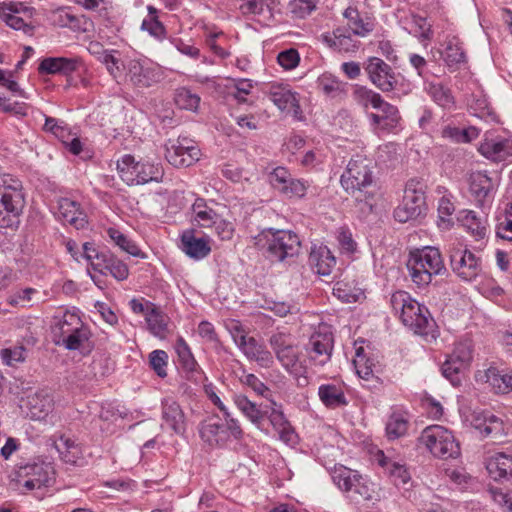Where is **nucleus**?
I'll return each mask as SVG.
<instances>
[{
  "instance_id": "nucleus-1",
  "label": "nucleus",
  "mask_w": 512,
  "mask_h": 512,
  "mask_svg": "<svg viewBox=\"0 0 512 512\" xmlns=\"http://www.w3.org/2000/svg\"><path fill=\"white\" fill-rule=\"evenodd\" d=\"M372 169V160L355 155L341 176V185L345 191L357 202L364 203L368 211H372L376 195Z\"/></svg>"
},
{
  "instance_id": "nucleus-2",
  "label": "nucleus",
  "mask_w": 512,
  "mask_h": 512,
  "mask_svg": "<svg viewBox=\"0 0 512 512\" xmlns=\"http://www.w3.org/2000/svg\"><path fill=\"white\" fill-rule=\"evenodd\" d=\"M256 244L264 250L265 257L272 263L288 262L297 257L301 250L299 236L290 230H263L256 237Z\"/></svg>"
},
{
  "instance_id": "nucleus-3",
  "label": "nucleus",
  "mask_w": 512,
  "mask_h": 512,
  "mask_svg": "<svg viewBox=\"0 0 512 512\" xmlns=\"http://www.w3.org/2000/svg\"><path fill=\"white\" fill-rule=\"evenodd\" d=\"M24 207L21 181L10 174L0 175V228H17Z\"/></svg>"
},
{
  "instance_id": "nucleus-4",
  "label": "nucleus",
  "mask_w": 512,
  "mask_h": 512,
  "mask_svg": "<svg viewBox=\"0 0 512 512\" xmlns=\"http://www.w3.org/2000/svg\"><path fill=\"white\" fill-rule=\"evenodd\" d=\"M121 179L128 185H143L149 182H161L164 170L160 163L141 160L135 161L132 155H124L117 162Z\"/></svg>"
},
{
  "instance_id": "nucleus-5",
  "label": "nucleus",
  "mask_w": 512,
  "mask_h": 512,
  "mask_svg": "<svg viewBox=\"0 0 512 512\" xmlns=\"http://www.w3.org/2000/svg\"><path fill=\"white\" fill-rule=\"evenodd\" d=\"M420 441L436 458L456 459L461 454L460 444L452 431L441 425L426 427L421 433Z\"/></svg>"
},
{
  "instance_id": "nucleus-6",
  "label": "nucleus",
  "mask_w": 512,
  "mask_h": 512,
  "mask_svg": "<svg viewBox=\"0 0 512 512\" xmlns=\"http://www.w3.org/2000/svg\"><path fill=\"white\" fill-rule=\"evenodd\" d=\"M269 344L283 368L290 374L297 375L301 370L299 352L290 334L275 332L270 336Z\"/></svg>"
},
{
  "instance_id": "nucleus-7",
  "label": "nucleus",
  "mask_w": 512,
  "mask_h": 512,
  "mask_svg": "<svg viewBox=\"0 0 512 512\" xmlns=\"http://www.w3.org/2000/svg\"><path fill=\"white\" fill-rule=\"evenodd\" d=\"M124 68L126 79L136 88H150L164 78V72L160 66L145 61L132 59Z\"/></svg>"
},
{
  "instance_id": "nucleus-8",
  "label": "nucleus",
  "mask_w": 512,
  "mask_h": 512,
  "mask_svg": "<svg viewBox=\"0 0 512 512\" xmlns=\"http://www.w3.org/2000/svg\"><path fill=\"white\" fill-rule=\"evenodd\" d=\"M199 156L200 149L187 137L169 139L165 144V158L174 167H189L199 160Z\"/></svg>"
},
{
  "instance_id": "nucleus-9",
  "label": "nucleus",
  "mask_w": 512,
  "mask_h": 512,
  "mask_svg": "<svg viewBox=\"0 0 512 512\" xmlns=\"http://www.w3.org/2000/svg\"><path fill=\"white\" fill-rule=\"evenodd\" d=\"M333 347V333L327 326H323L319 327V329L311 335L306 345V352L309 360L314 365L324 366L331 359Z\"/></svg>"
},
{
  "instance_id": "nucleus-10",
  "label": "nucleus",
  "mask_w": 512,
  "mask_h": 512,
  "mask_svg": "<svg viewBox=\"0 0 512 512\" xmlns=\"http://www.w3.org/2000/svg\"><path fill=\"white\" fill-rule=\"evenodd\" d=\"M446 271L442 255L438 248L425 246L418 249V287L428 285L432 278Z\"/></svg>"
},
{
  "instance_id": "nucleus-11",
  "label": "nucleus",
  "mask_w": 512,
  "mask_h": 512,
  "mask_svg": "<svg viewBox=\"0 0 512 512\" xmlns=\"http://www.w3.org/2000/svg\"><path fill=\"white\" fill-rule=\"evenodd\" d=\"M465 421L479 431L483 437H501L505 434L504 421L489 410H474Z\"/></svg>"
},
{
  "instance_id": "nucleus-12",
  "label": "nucleus",
  "mask_w": 512,
  "mask_h": 512,
  "mask_svg": "<svg viewBox=\"0 0 512 512\" xmlns=\"http://www.w3.org/2000/svg\"><path fill=\"white\" fill-rule=\"evenodd\" d=\"M450 260L453 271L465 281H473L481 272L479 259L466 248H450Z\"/></svg>"
},
{
  "instance_id": "nucleus-13",
  "label": "nucleus",
  "mask_w": 512,
  "mask_h": 512,
  "mask_svg": "<svg viewBox=\"0 0 512 512\" xmlns=\"http://www.w3.org/2000/svg\"><path fill=\"white\" fill-rule=\"evenodd\" d=\"M371 82L380 90L388 92L393 90L395 77L391 67L378 57H370L365 65Z\"/></svg>"
},
{
  "instance_id": "nucleus-14",
  "label": "nucleus",
  "mask_w": 512,
  "mask_h": 512,
  "mask_svg": "<svg viewBox=\"0 0 512 512\" xmlns=\"http://www.w3.org/2000/svg\"><path fill=\"white\" fill-rule=\"evenodd\" d=\"M478 383L488 384L497 394H507L512 391V373L505 369L489 367L475 373Z\"/></svg>"
},
{
  "instance_id": "nucleus-15",
  "label": "nucleus",
  "mask_w": 512,
  "mask_h": 512,
  "mask_svg": "<svg viewBox=\"0 0 512 512\" xmlns=\"http://www.w3.org/2000/svg\"><path fill=\"white\" fill-rule=\"evenodd\" d=\"M20 14H24L27 18H31L32 12L30 8L20 2H3L0 4V17L9 27L15 30H23L25 33L31 32L32 26L29 25L26 22V18L20 16Z\"/></svg>"
},
{
  "instance_id": "nucleus-16",
  "label": "nucleus",
  "mask_w": 512,
  "mask_h": 512,
  "mask_svg": "<svg viewBox=\"0 0 512 512\" xmlns=\"http://www.w3.org/2000/svg\"><path fill=\"white\" fill-rule=\"evenodd\" d=\"M414 300L408 292L397 291L391 297V305L398 313L402 324L416 334V311Z\"/></svg>"
},
{
  "instance_id": "nucleus-17",
  "label": "nucleus",
  "mask_w": 512,
  "mask_h": 512,
  "mask_svg": "<svg viewBox=\"0 0 512 512\" xmlns=\"http://www.w3.org/2000/svg\"><path fill=\"white\" fill-rule=\"evenodd\" d=\"M163 425L170 428L175 434L183 435L186 431V417L180 405L170 397L162 400Z\"/></svg>"
},
{
  "instance_id": "nucleus-18",
  "label": "nucleus",
  "mask_w": 512,
  "mask_h": 512,
  "mask_svg": "<svg viewBox=\"0 0 512 512\" xmlns=\"http://www.w3.org/2000/svg\"><path fill=\"white\" fill-rule=\"evenodd\" d=\"M478 151L487 159L503 161L512 156V140L500 136L485 137L480 143Z\"/></svg>"
},
{
  "instance_id": "nucleus-19",
  "label": "nucleus",
  "mask_w": 512,
  "mask_h": 512,
  "mask_svg": "<svg viewBox=\"0 0 512 512\" xmlns=\"http://www.w3.org/2000/svg\"><path fill=\"white\" fill-rule=\"evenodd\" d=\"M333 482L345 492L355 491L364 498L368 499L364 485L362 484V476L357 471H353L344 466L336 467L331 474Z\"/></svg>"
},
{
  "instance_id": "nucleus-20",
  "label": "nucleus",
  "mask_w": 512,
  "mask_h": 512,
  "mask_svg": "<svg viewBox=\"0 0 512 512\" xmlns=\"http://www.w3.org/2000/svg\"><path fill=\"white\" fill-rule=\"evenodd\" d=\"M52 474V468L44 463L26 465L20 472V475L28 477L23 484L28 490L48 486L52 480Z\"/></svg>"
},
{
  "instance_id": "nucleus-21",
  "label": "nucleus",
  "mask_w": 512,
  "mask_h": 512,
  "mask_svg": "<svg viewBox=\"0 0 512 512\" xmlns=\"http://www.w3.org/2000/svg\"><path fill=\"white\" fill-rule=\"evenodd\" d=\"M241 340L238 347L248 359L266 368L273 364V355L264 344L259 343L254 337H242Z\"/></svg>"
},
{
  "instance_id": "nucleus-22",
  "label": "nucleus",
  "mask_w": 512,
  "mask_h": 512,
  "mask_svg": "<svg viewBox=\"0 0 512 512\" xmlns=\"http://www.w3.org/2000/svg\"><path fill=\"white\" fill-rule=\"evenodd\" d=\"M486 469L495 480L512 478V451L496 452L489 456Z\"/></svg>"
},
{
  "instance_id": "nucleus-23",
  "label": "nucleus",
  "mask_w": 512,
  "mask_h": 512,
  "mask_svg": "<svg viewBox=\"0 0 512 512\" xmlns=\"http://www.w3.org/2000/svg\"><path fill=\"white\" fill-rule=\"evenodd\" d=\"M309 263L321 276H328L336 266V258L327 246H313L309 255Z\"/></svg>"
},
{
  "instance_id": "nucleus-24",
  "label": "nucleus",
  "mask_w": 512,
  "mask_h": 512,
  "mask_svg": "<svg viewBox=\"0 0 512 512\" xmlns=\"http://www.w3.org/2000/svg\"><path fill=\"white\" fill-rule=\"evenodd\" d=\"M416 212V184L410 180L406 184L402 203L394 210V218L400 223L413 221Z\"/></svg>"
},
{
  "instance_id": "nucleus-25",
  "label": "nucleus",
  "mask_w": 512,
  "mask_h": 512,
  "mask_svg": "<svg viewBox=\"0 0 512 512\" xmlns=\"http://www.w3.org/2000/svg\"><path fill=\"white\" fill-rule=\"evenodd\" d=\"M439 335V328L429 310L418 304V337L425 344L431 345L436 343Z\"/></svg>"
},
{
  "instance_id": "nucleus-26",
  "label": "nucleus",
  "mask_w": 512,
  "mask_h": 512,
  "mask_svg": "<svg viewBox=\"0 0 512 512\" xmlns=\"http://www.w3.org/2000/svg\"><path fill=\"white\" fill-rule=\"evenodd\" d=\"M458 221L474 237L475 240H482L488 234L487 218L478 216L475 211H460Z\"/></svg>"
},
{
  "instance_id": "nucleus-27",
  "label": "nucleus",
  "mask_w": 512,
  "mask_h": 512,
  "mask_svg": "<svg viewBox=\"0 0 512 512\" xmlns=\"http://www.w3.org/2000/svg\"><path fill=\"white\" fill-rule=\"evenodd\" d=\"M269 98L281 111L297 113L300 108L296 93H293L287 86L272 85L269 90Z\"/></svg>"
},
{
  "instance_id": "nucleus-28",
  "label": "nucleus",
  "mask_w": 512,
  "mask_h": 512,
  "mask_svg": "<svg viewBox=\"0 0 512 512\" xmlns=\"http://www.w3.org/2000/svg\"><path fill=\"white\" fill-rule=\"evenodd\" d=\"M59 217L76 229H82L87 224L86 215L80 210V205L68 198L59 202Z\"/></svg>"
},
{
  "instance_id": "nucleus-29",
  "label": "nucleus",
  "mask_w": 512,
  "mask_h": 512,
  "mask_svg": "<svg viewBox=\"0 0 512 512\" xmlns=\"http://www.w3.org/2000/svg\"><path fill=\"white\" fill-rule=\"evenodd\" d=\"M182 250L191 258L202 259L206 257L211 248L204 238L195 237L193 231H185L181 236Z\"/></svg>"
},
{
  "instance_id": "nucleus-30",
  "label": "nucleus",
  "mask_w": 512,
  "mask_h": 512,
  "mask_svg": "<svg viewBox=\"0 0 512 512\" xmlns=\"http://www.w3.org/2000/svg\"><path fill=\"white\" fill-rule=\"evenodd\" d=\"M343 16L347 19L350 30L357 36L365 37L374 29L373 20L368 16H362L355 8L348 7Z\"/></svg>"
},
{
  "instance_id": "nucleus-31",
  "label": "nucleus",
  "mask_w": 512,
  "mask_h": 512,
  "mask_svg": "<svg viewBox=\"0 0 512 512\" xmlns=\"http://www.w3.org/2000/svg\"><path fill=\"white\" fill-rule=\"evenodd\" d=\"M145 319L148 324L150 332L160 338H165L168 333L169 318L162 311H160L154 304L149 303Z\"/></svg>"
},
{
  "instance_id": "nucleus-32",
  "label": "nucleus",
  "mask_w": 512,
  "mask_h": 512,
  "mask_svg": "<svg viewBox=\"0 0 512 512\" xmlns=\"http://www.w3.org/2000/svg\"><path fill=\"white\" fill-rule=\"evenodd\" d=\"M233 402L236 407L255 425L258 427L266 417L268 410H262L256 403L250 401L243 394H235Z\"/></svg>"
},
{
  "instance_id": "nucleus-33",
  "label": "nucleus",
  "mask_w": 512,
  "mask_h": 512,
  "mask_svg": "<svg viewBox=\"0 0 512 512\" xmlns=\"http://www.w3.org/2000/svg\"><path fill=\"white\" fill-rule=\"evenodd\" d=\"M321 38L330 48L339 52H354L358 48L356 42L341 28H337L332 34H322Z\"/></svg>"
},
{
  "instance_id": "nucleus-34",
  "label": "nucleus",
  "mask_w": 512,
  "mask_h": 512,
  "mask_svg": "<svg viewBox=\"0 0 512 512\" xmlns=\"http://www.w3.org/2000/svg\"><path fill=\"white\" fill-rule=\"evenodd\" d=\"M92 269L101 274H105V270H107L115 279L120 281L125 280L129 275L128 267L124 262L107 255L103 262L92 263Z\"/></svg>"
},
{
  "instance_id": "nucleus-35",
  "label": "nucleus",
  "mask_w": 512,
  "mask_h": 512,
  "mask_svg": "<svg viewBox=\"0 0 512 512\" xmlns=\"http://www.w3.org/2000/svg\"><path fill=\"white\" fill-rule=\"evenodd\" d=\"M380 113L371 114L370 118L372 120V124L381 129L390 131L394 127H396L399 121L398 110L395 106L386 103L382 109L379 110Z\"/></svg>"
},
{
  "instance_id": "nucleus-36",
  "label": "nucleus",
  "mask_w": 512,
  "mask_h": 512,
  "mask_svg": "<svg viewBox=\"0 0 512 512\" xmlns=\"http://www.w3.org/2000/svg\"><path fill=\"white\" fill-rule=\"evenodd\" d=\"M55 23L60 27H68L76 32H86L91 22L84 16L74 15L64 9L58 10L54 15Z\"/></svg>"
},
{
  "instance_id": "nucleus-37",
  "label": "nucleus",
  "mask_w": 512,
  "mask_h": 512,
  "mask_svg": "<svg viewBox=\"0 0 512 512\" xmlns=\"http://www.w3.org/2000/svg\"><path fill=\"white\" fill-rule=\"evenodd\" d=\"M322 403L328 408H337L347 405L343 390L334 384H323L318 389Z\"/></svg>"
},
{
  "instance_id": "nucleus-38",
  "label": "nucleus",
  "mask_w": 512,
  "mask_h": 512,
  "mask_svg": "<svg viewBox=\"0 0 512 512\" xmlns=\"http://www.w3.org/2000/svg\"><path fill=\"white\" fill-rule=\"evenodd\" d=\"M408 417L406 412L393 411L386 423V436L389 440H394L404 436L408 430Z\"/></svg>"
},
{
  "instance_id": "nucleus-39",
  "label": "nucleus",
  "mask_w": 512,
  "mask_h": 512,
  "mask_svg": "<svg viewBox=\"0 0 512 512\" xmlns=\"http://www.w3.org/2000/svg\"><path fill=\"white\" fill-rule=\"evenodd\" d=\"M493 190V182L485 173L475 172L470 176V191L475 198L482 202Z\"/></svg>"
},
{
  "instance_id": "nucleus-40",
  "label": "nucleus",
  "mask_w": 512,
  "mask_h": 512,
  "mask_svg": "<svg viewBox=\"0 0 512 512\" xmlns=\"http://www.w3.org/2000/svg\"><path fill=\"white\" fill-rule=\"evenodd\" d=\"M91 333L82 323L76 329L61 340H56V344H62L68 350H79L86 348L85 343L89 341Z\"/></svg>"
},
{
  "instance_id": "nucleus-41",
  "label": "nucleus",
  "mask_w": 512,
  "mask_h": 512,
  "mask_svg": "<svg viewBox=\"0 0 512 512\" xmlns=\"http://www.w3.org/2000/svg\"><path fill=\"white\" fill-rule=\"evenodd\" d=\"M199 433L202 440L209 445H218L224 440L222 435L225 434V427L210 419L201 423Z\"/></svg>"
},
{
  "instance_id": "nucleus-42",
  "label": "nucleus",
  "mask_w": 512,
  "mask_h": 512,
  "mask_svg": "<svg viewBox=\"0 0 512 512\" xmlns=\"http://www.w3.org/2000/svg\"><path fill=\"white\" fill-rule=\"evenodd\" d=\"M420 409L423 416L431 420H439L444 413V407L440 400L428 393L420 396Z\"/></svg>"
},
{
  "instance_id": "nucleus-43",
  "label": "nucleus",
  "mask_w": 512,
  "mask_h": 512,
  "mask_svg": "<svg viewBox=\"0 0 512 512\" xmlns=\"http://www.w3.org/2000/svg\"><path fill=\"white\" fill-rule=\"evenodd\" d=\"M444 60L449 67H457L466 62V54L458 38L453 37L447 42Z\"/></svg>"
},
{
  "instance_id": "nucleus-44",
  "label": "nucleus",
  "mask_w": 512,
  "mask_h": 512,
  "mask_svg": "<svg viewBox=\"0 0 512 512\" xmlns=\"http://www.w3.org/2000/svg\"><path fill=\"white\" fill-rule=\"evenodd\" d=\"M81 323V319L77 315L65 313L62 318L55 322L53 326V333L56 337L59 338L58 340H61L68 336L73 331V329L79 327Z\"/></svg>"
},
{
  "instance_id": "nucleus-45",
  "label": "nucleus",
  "mask_w": 512,
  "mask_h": 512,
  "mask_svg": "<svg viewBox=\"0 0 512 512\" xmlns=\"http://www.w3.org/2000/svg\"><path fill=\"white\" fill-rule=\"evenodd\" d=\"M157 12L155 7L148 6V17L142 21L141 29L157 39H162L165 37L166 29L158 20Z\"/></svg>"
},
{
  "instance_id": "nucleus-46",
  "label": "nucleus",
  "mask_w": 512,
  "mask_h": 512,
  "mask_svg": "<svg viewBox=\"0 0 512 512\" xmlns=\"http://www.w3.org/2000/svg\"><path fill=\"white\" fill-rule=\"evenodd\" d=\"M107 234L116 245H118L123 251L134 257L145 258V254L138 248V246L128 239L123 233L115 228H109Z\"/></svg>"
},
{
  "instance_id": "nucleus-47",
  "label": "nucleus",
  "mask_w": 512,
  "mask_h": 512,
  "mask_svg": "<svg viewBox=\"0 0 512 512\" xmlns=\"http://www.w3.org/2000/svg\"><path fill=\"white\" fill-rule=\"evenodd\" d=\"M353 362L359 377L364 380H370L374 377V360L366 357L363 347L356 349V358Z\"/></svg>"
},
{
  "instance_id": "nucleus-48",
  "label": "nucleus",
  "mask_w": 512,
  "mask_h": 512,
  "mask_svg": "<svg viewBox=\"0 0 512 512\" xmlns=\"http://www.w3.org/2000/svg\"><path fill=\"white\" fill-rule=\"evenodd\" d=\"M472 343L469 340L460 341L455 345L453 352L448 356L455 364L468 368L472 361Z\"/></svg>"
},
{
  "instance_id": "nucleus-49",
  "label": "nucleus",
  "mask_w": 512,
  "mask_h": 512,
  "mask_svg": "<svg viewBox=\"0 0 512 512\" xmlns=\"http://www.w3.org/2000/svg\"><path fill=\"white\" fill-rule=\"evenodd\" d=\"M497 237L512 242V200L507 203L503 215L496 225Z\"/></svg>"
},
{
  "instance_id": "nucleus-50",
  "label": "nucleus",
  "mask_w": 512,
  "mask_h": 512,
  "mask_svg": "<svg viewBox=\"0 0 512 512\" xmlns=\"http://www.w3.org/2000/svg\"><path fill=\"white\" fill-rule=\"evenodd\" d=\"M28 404L33 417L41 418L47 415L52 408V399L48 395L34 394L29 397Z\"/></svg>"
},
{
  "instance_id": "nucleus-51",
  "label": "nucleus",
  "mask_w": 512,
  "mask_h": 512,
  "mask_svg": "<svg viewBox=\"0 0 512 512\" xmlns=\"http://www.w3.org/2000/svg\"><path fill=\"white\" fill-rule=\"evenodd\" d=\"M333 294L345 303L357 302L364 296L360 288H352L345 282H338L333 289Z\"/></svg>"
},
{
  "instance_id": "nucleus-52",
  "label": "nucleus",
  "mask_w": 512,
  "mask_h": 512,
  "mask_svg": "<svg viewBox=\"0 0 512 512\" xmlns=\"http://www.w3.org/2000/svg\"><path fill=\"white\" fill-rule=\"evenodd\" d=\"M175 350L182 367L187 371H194L196 369L197 362L194 359L188 344L183 338H179L177 340Z\"/></svg>"
},
{
  "instance_id": "nucleus-53",
  "label": "nucleus",
  "mask_w": 512,
  "mask_h": 512,
  "mask_svg": "<svg viewBox=\"0 0 512 512\" xmlns=\"http://www.w3.org/2000/svg\"><path fill=\"white\" fill-rule=\"evenodd\" d=\"M424 89L439 106L446 108L453 104L452 95L440 84L429 83Z\"/></svg>"
},
{
  "instance_id": "nucleus-54",
  "label": "nucleus",
  "mask_w": 512,
  "mask_h": 512,
  "mask_svg": "<svg viewBox=\"0 0 512 512\" xmlns=\"http://www.w3.org/2000/svg\"><path fill=\"white\" fill-rule=\"evenodd\" d=\"M175 102L182 109L196 110L200 104V97L187 88H181L177 90Z\"/></svg>"
},
{
  "instance_id": "nucleus-55",
  "label": "nucleus",
  "mask_w": 512,
  "mask_h": 512,
  "mask_svg": "<svg viewBox=\"0 0 512 512\" xmlns=\"http://www.w3.org/2000/svg\"><path fill=\"white\" fill-rule=\"evenodd\" d=\"M168 355L163 350H154L149 355V363L154 372L161 378L167 376Z\"/></svg>"
},
{
  "instance_id": "nucleus-56",
  "label": "nucleus",
  "mask_w": 512,
  "mask_h": 512,
  "mask_svg": "<svg viewBox=\"0 0 512 512\" xmlns=\"http://www.w3.org/2000/svg\"><path fill=\"white\" fill-rule=\"evenodd\" d=\"M446 477L460 489H467L473 482V478L464 468H454L445 470Z\"/></svg>"
},
{
  "instance_id": "nucleus-57",
  "label": "nucleus",
  "mask_w": 512,
  "mask_h": 512,
  "mask_svg": "<svg viewBox=\"0 0 512 512\" xmlns=\"http://www.w3.org/2000/svg\"><path fill=\"white\" fill-rule=\"evenodd\" d=\"M455 211L454 203L452 202V196L444 194L438 202V217L441 223L450 224V217Z\"/></svg>"
},
{
  "instance_id": "nucleus-58",
  "label": "nucleus",
  "mask_w": 512,
  "mask_h": 512,
  "mask_svg": "<svg viewBox=\"0 0 512 512\" xmlns=\"http://www.w3.org/2000/svg\"><path fill=\"white\" fill-rule=\"evenodd\" d=\"M287 189H281V193L287 197H303L305 196L308 188V184L305 181L295 179L291 175L287 179Z\"/></svg>"
},
{
  "instance_id": "nucleus-59",
  "label": "nucleus",
  "mask_w": 512,
  "mask_h": 512,
  "mask_svg": "<svg viewBox=\"0 0 512 512\" xmlns=\"http://www.w3.org/2000/svg\"><path fill=\"white\" fill-rule=\"evenodd\" d=\"M464 366L455 364L453 360L447 358L441 367L442 375L453 385L460 383V374L465 370Z\"/></svg>"
},
{
  "instance_id": "nucleus-60",
  "label": "nucleus",
  "mask_w": 512,
  "mask_h": 512,
  "mask_svg": "<svg viewBox=\"0 0 512 512\" xmlns=\"http://www.w3.org/2000/svg\"><path fill=\"white\" fill-rule=\"evenodd\" d=\"M44 130L52 133L63 142H65V136L69 134L64 121L48 116L45 117Z\"/></svg>"
},
{
  "instance_id": "nucleus-61",
  "label": "nucleus",
  "mask_w": 512,
  "mask_h": 512,
  "mask_svg": "<svg viewBox=\"0 0 512 512\" xmlns=\"http://www.w3.org/2000/svg\"><path fill=\"white\" fill-rule=\"evenodd\" d=\"M277 61L285 70H291L299 64L300 56L296 49L291 48L280 52Z\"/></svg>"
},
{
  "instance_id": "nucleus-62",
  "label": "nucleus",
  "mask_w": 512,
  "mask_h": 512,
  "mask_svg": "<svg viewBox=\"0 0 512 512\" xmlns=\"http://www.w3.org/2000/svg\"><path fill=\"white\" fill-rule=\"evenodd\" d=\"M290 175V172L286 168L277 167L270 173L269 181L275 189L281 192V189H287V179Z\"/></svg>"
},
{
  "instance_id": "nucleus-63",
  "label": "nucleus",
  "mask_w": 512,
  "mask_h": 512,
  "mask_svg": "<svg viewBox=\"0 0 512 512\" xmlns=\"http://www.w3.org/2000/svg\"><path fill=\"white\" fill-rule=\"evenodd\" d=\"M241 2L239 9L243 15H260L268 6V0H241Z\"/></svg>"
},
{
  "instance_id": "nucleus-64",
  "label": "nucleus",
  "mask_w": 512,
  "mask_h": 512,
  "mask_svg": "<svg viewBox=\"0 0 512 512\" xmlns=\"http://www.w3.org/2000/svg\"><path fill=\"white\" fill-rule=\"evenodd\" d=\"M390 477L393 479L396 486L407 484L411 476L407 469L398 463H392L389 468Z\"/></svg>"
}]
</instances>
